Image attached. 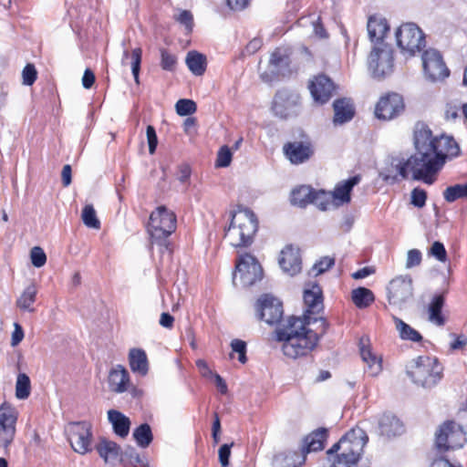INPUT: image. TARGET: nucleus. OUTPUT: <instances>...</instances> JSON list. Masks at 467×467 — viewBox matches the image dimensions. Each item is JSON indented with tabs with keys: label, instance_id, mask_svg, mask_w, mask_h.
I'll return each mask as SVG.
<instances>
[{
	"label": "nucleus",
	"instance_id": "obj_1",
	"mask_svg": "<svg viewBox=\"0 0 467 467\" xmlns=\"http://www.w3.org/2000/svg\"><path fill=\"white\" fill-rule=\"evenodd\" d=\"M413 145L415 152L410 158H393L390 169L380 173L385 182L394 183L409 179L411 174L412 180L431 185L446 160L460 154V147L452 137L433 136L430 127L421 121L414 126Z\"/></svg>",
	"mask_w": 467,
	"mask_h": 467
},
{
	"label": "nucleus",
	"instance_id": "obj_2",
	"mask_svg": "<svg viewBox=\"0 0 467 467\" xmlns=\"http://www.w3.org/2000/svg\"><path fill=\"white\" fill-rule=\"evenodd\" d=\"M303 298L306 305L303 317H289L273 335L275 340L283 343L284 355L294 359L308 355L328 327L326 318L311 317L324 309L321 287L317 284L311 285L304 290Z\"/></svg>",
	"mask_w": 467,
	"mask_h": 467
},
{
	"label": "nucleus",
	"instance_id": "obj_3",
	"mask_svg": "<svg viewBox=\"0 0 467 467\" xmlns=\"http://www.w3.org/2000/svg\"><path fill=\"white\" fill-rule=\"evenodd\" d=\"M257 230V217L253 211L246 208L232 214L225 238L235 248H246L254 243Z\"/></svg>",
	"mask_w": 467,
	"mask_h": 467
},
{
	"label": "nucleus",
	"instance_id": "obj_4",
	"mask_svg": "<svg viewBox=\"0 0 467 467\" xmlns=\"http://www.w3.org/2000/svg\"><path fill=\"white\" fill-rule=\"evenodd\" d=\"M177 219L172 211L165 206H159L150 215L148 233L150 235L151 243L161 246V252H171V243L168 237L176 230Z\"/></svg>",
	"mask_w": 467,
	"mask_h": 467
},
{
	"label": "nucleus",
	"instance_id": "obj_5",
	"mask_svg": "<svg viewBox=\"0 0 467 467\" xmlns=\"http://www.w3.org/2000/svg\"><path fill=\"white\" fill-rule=\"evenodd\" d=\"M443 367L435 357L419 356L407 367L411 380L423 388L435 386L442 378Z\"/></svg>",
	"mask_w": 467,
	"mask_h": 467
},
{
	"label": "nucleus",
	"instance_id": "obj_6",
	"mask_svg": "<svg viewBox=\"0 0 467 467\" xmlns=\"http://www.w3.org/2000/svg\"><path fill=\"white\" fill-rule=\"evenodd\" d=\"M395 36L400 52L405 56L412 57L426 46L424 33L414 23L402 24L397 29Z\"/></svg>",
	"mask_w": 467,
	"mask_h": 467
},
{
	"label": "nucleus",
	"instance_id": "obj_7",
	"mask_svg": "<svg viewBox=\"0 0 467 467\" xmlns=\"http://www.w3.org/2000/svg\"><path fill=\"white\" fill-rule=\"evenodd\" d=\"M466 441L465 431L454 420L443 422L435 433V445L440 451L460 449Z\"/></svg>",
	"mask_w": 467,
	"mask_h": 467
},
{
	"label": "nucleus",
	"instance_id": "obj_8",
	"mask_svg": "<svg viewBox=\"0 0 467 467\" xmlns=\"http://www.w3.org/2000/svg\"><path fill=\"white\" fill-rule=\"evenodd\" d=\"M368 67L374 78L379 80L389 76L394 67L391 48L385 43L374 46L368 56Z\"/></svg>",
	"mask_w": 467,
	"mask_h": 467
},
{
	"label": "nucleus",
	"instance_id": "obj_9",
	"mask_svg": "<svg viewBox=\"0 0 467 467\" xmlns=\"http://www.w3.org/2000/svg\"><path fill=\"white\" fill-rule=\"evenodd\" d=\"M301 109L300 95L292 89L282 88L278 90L272 102V110L275 116L282 119L296 117Z\"/></svg>",
	"mask_w": 467,
	"mask_h": 467
},
{
	"label": "nucleus",
	"instance_id": "obj_10",
	"mask_svg": "<svg viewBox=\"0 0 467 467\" xmlns=\"http://www.w3.org/2000/svg\"><path fill=\"white\" fill-rule=\"evenodd\" d=\"M389 305L403 309L413 298L412 279L410 275H400L393 278L388 287Z\"/></svg>",
	"mask_w": 467,
	"mask_h": 467
},
{
	"label": "nucleus",
	"instance_id": "obj_11",
	"mask_svg": "<svg viewBox=\"0 0 467 467\" xmlns=\"http://www.w3.org/2000/svg\"><path fill=\"white\" fill-rule=\"evenodd\" d=\"M18 419L17 410L8 402L0 405V445L7 451L16 436V425Z\"/></svg>",
	"mask_w": 467,
	"mask_h": 467
},
{
	"label": "nucleus",
	"instance_id": "obj_12",
	"mask_svg": "<svg viewBox=\"0 0 467 467\" xmlns=\"http://www.w3.org/2000/svg\"><path fill=\"white\" fill-rule=\"evenodd\" d=\"M91 428L88 421L71 422L68 425V441L76 452L85 454L91 451Z\"/></svg>",
	"mask_w": 467,
	"mask_h": 467
},
{
	"label": "nucleus",
	"instance_id": "obj_13",
	"mask_svg": "<svg viewBox=\"0 0 467 467\" xmlns=\"http://www.w3.org/2000/svg\"><path fill=\"white\" fill-rule=\"evenodd\" d=\"M258 318L269 325L279 324L284 316L283 303L269 294L261 296L255 304Z\"/></svg>",
	"mask_w": 467,
	"mask_h": 467
},
{
	"label": "nucleus",
	"instance_id": "obj_14",
	"mask_svg": "<svg viewBox=\"0 0 467 467\" xmlns=\"http://www.w3.org/2000/svg\"><path fill=\"white\" fill-rule=\"evenodd\" d=\"M422 66L426 78L432 82L443 80L450 75L441 54L434 48L423 52Z\"/></svg>",
	"mask_w": 467,
	"mask_h": 467
},
{
	"label": "nucleus",
	"instance_id": "obj_15",
	"mask_svg": "<svg viewBox=\"0 0 467 467\" xmlns=\"http://www.w3.org/2000/svg\"><path fill=\"white\" fill-rule=\"evenodd\" d=\"M235 270L240 274L244 286H251L263 278V268L251 254H244L238 257Z\"/></svg>",
	"mask_w": 467,
	"mask_h": 467
},
{
	"label": "nucleus",
	"instance_id": "obj_16",
	"mask_svg": "<svg viewBox=\"0 0 467 467\" xmlns=\"http://www.w3.org/2000/svg\"><path fill=\"white\" fill-rule=\"evenodd\" d=\"M368 441V437L364 430L353 428L345 434L343 452L340 454L350 459V462L358 463Z\"/></svg>",
	"mask_w": 467,
	"mask_h": 467
},
{
	"label": "nucleus",
	"instance_id": "obj_17",
	"mask_svg": "<svg viewBox=\"0 0 467 467\" xmlns=\"http://www.w3.org/2000/svg\"><path fill=\"white\" fill-rule=\"evenodd\" d=\"M403 98L397 93H389L379 99L375 108L379 119L390 120L404 110Z\"/></svg>",
	"mask_w": 467,
	"mask_h": 467
},
{
	"label": "nucleus",
	"instance_id": "obj_18",
	"mask_svg": "<svg viewBox=\"0 0 467 467\" xmlns=\"http://www.w3.org/2000/svg\"><path fill=\"white\" fill-rule=\"evenodd\" d=\"M285 156L292 164H302L314 154L311 141L306 138L300 141H289L283 146Z\"/></svg>",
	"mask_w": 467,
	"mask_h": 467
},
{
	"label": "nucleus",
	"instance_id": "obj_19",
	"mask_svg": "<svg viewBox=\"0 0 467 467\" xmlns=\"http://www.w3.org/2000/svg\"><path fill=\"white\" fill-rule=\"evenodd\" d=\"M309 89L316 102L325 104L331 99L335 85L327 76L319 75L310 83Z\"/></svg>",
	"mask_w": 467,
	"mask_h": 467
},
{
	"label": "nucleus",
	"instance_id": "obj_20",
	"mask_svg": "<svg viewBox=\"0 0 467 467\" xmlns=\"http://www.w3.org/2000/svg\"><path fill=\"white\" fill-rule=\"evenodd\" d=\"M291 51L289 48L277 47L271 54L269 60V67L272 74L278 76H285L289 72V66L291 64Z\"/></svg>",
	"mask_w": 467,
	"mask_h": 467
},
{
	"label": "nucleus",
	"instance_id": "obj_21",
	"mask_svg": "<svg viewBox=\"0 0 467 467\" xmlns=\"http://www.w3.org/2000/svg\"><path fill=\"white\" fill-rule=\"evenodd\" d=\"M361 181L360 175H355L348 180L339 182L334 191L330 193L333 201L337 205L349 203L351 201V191L354 186L358 185Z\"/></svg>",
	"mask_w": 467,
	"mask_h": 467
},
{
	"label": "nucleus",
	"instance_id": "obj_22",
	"mask_svg": "<svg viewBox=\"0 0 467 467\" xmlns=\"http://www.w3.org/2000/svg\"><path fill=\"white\" fill-rule=\"evenodd\" d=\"M301 258L297 249L292 245L285 246L279 258L280 267L290 275H295L301 270Z\"/></svg>",
	"mask_w": 467,
	"mask_h": 467
},
{
	"label": "nucleus",
	"instance_id": "obj_23",
	"mask_svg": "<svg viewBox=\"0 0 467 467\" xmlns=\"http://www.w3.org/2000/svg\"><path fill=\"white\" fill-rule=\"evenodd\" d=\"M130 379L122 365L112 368L109 373V388L112 392L123 393L129 389Z\"/></svg>",
	"mask_w": 467,
	"mask_h": 467
},
{
	"label": "nucleus",
	"instance_id": "obj_24",
	"mask_svg": "<svg viewBox=\"0 0 467 467\" xmlns=\"http://www.w3.org/2000/svg\"><path fill=\"white\" fill-rule=\"evenodd\" d=\"M367 29L370 41L379 46L384 43L389 26L386 18L371 16L368 20Z\"/></svg>",
	"mask_w": 467,
	"mask_h": 467
},
{
	"label": "nucleus",
	"instance_id": "obj_25",
	"mask_svg": "<svg viewBox=\"0 0 467 467\" xmlns=\"http://www.w3.org/2000/svg\"><path fill=\"white\" fill-rule=\"evenodd\" d=\"M369 340L361 337L359 340V351L362 360L367 364V371L370 376H377L382 369L381 358L372 353L369 347Z\"/></svg>",
	"mask_w": 467,
	"mask_h": 467
},
{
	"label": "nucleus",
	"instance_id": "obj_26",
	"mask_svg": "<svg viewBox=\"0 0 467 467\" xmlns=\"http://www.w3.org/2000/svg\"><path fill=\"white\" fill-rule=\"evenodd\" d=\"M95 448L106 463H115L119 461L120 446L115 441L102 438Z\"/></svg>",
	"mask_w": 467,
	"mask_h": 467
},
{
	"label": "nucleus",
	"instance_id": "obj_27",
	"mask_svg": "<svg viewBox=\"0 0 467 467\" xmlns=\"http://www.w3.org/2000/svg\"><path fill=\"white\" fill-rule=\"evenodd\" d=\"M108 420L112 425L113 431L120 438L128 436L130 429V420L122 412L117 410L108 411Z\"/></svg>",
	"mask_w": 467,
	"mask_h": 467
},
{
	"label": "nucleus",
	"instance_id": "obj_28",
	"mask_svg": "<svg viewBox=\"0 0 467 467\" xmlns=\"http://www.w3.org/2000/svg\"><path fill=\"white\" fill-rule=\"evenodd\" d=\"M129 364L131 371L140 376H146L149 371L147 354L141 348H131L130 350Z\"/></svg>",
	"mask_w": 467,
	"mask_h": 467
},
{
	"label": "nucleus",
	"instance_id": "obj_29",
	"mask_svg": "<svg viewBox=\"0 0 467 467\" xmlns=\"http://www.w3.org/2000/svg\"><path fill=\"white\" fill-rule=\"evenodd\" d=\"M335 111L334 122L336 124H342L352 119L355 114L354 106L350 99H338L333 103Z\"/></svg>",
	"mask_w": 467,
	"mask_h": 467
},
{
	"label": "nucleus",
	"instance_id": "obj_30",
	"mask_svg": "<svg viewBox=\"0 0 467 467\" xmlns=\"http://www.w3.org/2000/svg\"><path fill=\"white\" fill-rule=\"evenodd\" d=\"M379 424L380 434L387 437L400 435L404 431L402 422L392 414L382 415Z\"/></svg>",
	"mask_w": 467,
	"mask_h": 467
},
{
	"label": "nucleus",
	"instance_id": "obj_31",
	"mask_svg": "<svg viewBox=\"0 0 467 467\" xmlns=\"http://www.w3.org/2000/svg\"><path fill=\"white\" fill-rule=\"evenodd\" d=\"M38 287L35 282H31L21 293L16 301V306L22 311L33 313V305L36 301Z\"/></svg>",
	"mask_w": 467,
	"mask_h": 467
},
{
	"label": "nucleus",
	"instance_id": "obj_32",
	"mask_svg": "<svg viewBox=\"0 0 467 467\" xmlns=\"http://www.w3.org/2000/svg\"><path fill=\"white\" fill-rule=\"evenodd\" d=\"M327 437V431L325 428L318 429L306 437L303 451L311 452L323 450L324 443Z\"/></svg>",
	"mask_w": 467,
	"mask_h": 467
},
{
	"label": "nucleus",
	"instance_id": "obj_33",
	"mask_svg": "<svg viewBox=\"0 0 467 467\" xmlns=\"http://www.w3.org/2000/svg\"><path fill=\"white\" fill-rule=\"evenodd\" d=\"M392 319L395 324V328L402 340L411 342L422 341L423 337L419 331L411 327L409 324L405 323L398 317L393 316Z\"/></svg>",
	"mask_w": 467,
	"mask_h": 467
},
{
	"label": "nucleus",
	"instance_id": "obj_34",
	"mask_svg": "<svg viewBox=\"0 0 467 467\" xmlns=\"http://www.w3.org/2000/svg\"><path fill=\"white\" fill-rule=\"evenodd\" d=\"M186 65L195 76H202L206 70V57L197 51H190L186 57Z\"/></svg>",
	"mask_w": 467,
	"mask_h": 467
},
{
	"label": "nucleus",
	"instance_id": "obj_35",
	"mask_svg": "<svg viewBox=\"0 0 467 467\" xmlns=\"http://www.w3.org/2000/svg\"><path fill=\"white\" fill-rule=\"evenodd\" d=\"M314 189L307 185H301L294 189L291 192V203L300 208H305L310 204L311 196Z\"/></svg>",
	"mask_w": 467,
	"mask_h": 467
},
{
	"label": "nucleus",
	"instance_id": "obj_36",
	"mask_svg": "<svg viewBox=\"0 0 467 467\" xmlns=\"http://www.w3.org/2000/svg\"><path fill=\"white\" fill-rule=\"evenodd\" d=\"M351 299L358 308L363 309L369 306L375 301V296L370 289L358 287L352 290Z\"/></svg>",
	"mask_w": 467,
	"mask_h": 467
},
{
	"label": "nucleus",
	"instance_id": "obj_37",
	"mask_svg": "<svg viewBox=\"0 0 467 467\" xmlns=\"http://www.w3.org/2000/svg\"><path fill=\"white\" fill-rule=\"evenodd\" d=\"M445 298L442 295H435L429 305V319L438 326H442L445 319L441 315Z\"/></svg>",
	"mask_w": 467,
	"mask_h": 467
},
{
	"label": "nucleus",
	"instance_id": "obj_38",
	"mask_svg": "<svg viewBox=\"0 0 467 467\" xmlns=\"http://www.w3.org/2000/svg\"><path fill=\"white\" fill-rule=\"evenodd\" d=\"M141 56L142 50L140 47L134 48L131 54L129 53L128 50H124L123 57L121 59V63L123 66L127 65V59L130 57V67L132 71V75L134 77V80L137 84L140 83L139 74L140 70V63H141Z\"/></svg>",
	"mask_w": 467,
	"mask_h": 467
},
{
	"label": "nucleus",
	"instance_id": "obj_39",
	"mask_svg": "<svg viewBox=\"0 0 467 467\" xmlns=\"http://www.w3.org/2000/svg\"><path fill=\"white\" fill-rule=\"evenodd\" d=\"M133 438L141 448H147L153 440L150 426L148 423L140 424L133 431Z\"/></svg>",
	"mask_w": 467,
	"mask_h": 467
},
{
	"label": "nucleus",
	"instance_id": "obj_40",
	"mask_svg": "<svg viewBox=\"0 0 467 467\" xmlns=\"http://www.w3.org/2000/svg\"><path fill=\"white\" fill-rule=\"evenodd\" d=\"M443 198L448 202H453L459 199L467 198V182L447 187L443 192Z\"/></svg>",
	"mask_w": 467,
	"mask_h": 467
},
{
	"label": "nucleus",
	"instance_id": "obj_41",
	"mask_svg": "<svg viewBox=\"0 0 467 467\" xmlns=\"http://www.w3.org/2000/svg\"><path fill=\"white\" fill-rule=\"evenodd\" d=\"M31 391L29 377L25 373H19L16 383V397L19 400L27 399Z\"/></svg>",
	"mask_w": 467,
	"mask_h": 467
},
{
	"label": "nucleus",
	"instance_id": "obj_42",
	"mask_svg": "<svg viewBox=\"0 0 467 467\" xmlns=\"http://www.w3.org/2000/svg\"><path fill=\"white\" fill-rule=\"evenodd\" d=\"M119 462L125 467H135L140 462V459L136 449L128 446L123 451L120 449Z\"/></svg>",
	"mask_w": 467,
	"mask_h": 467
},
{
	"label": "nucleus",
	"instance_id": "obj_43",
	"mask_svg": "<svg viewBox=\"0 0 467 467\" xmlns=\"http://www.w3.org/2000/svg\"><path fill=\"white\" fill-rule=\"evenodd\" d=\"M310 203L316 205L321 211H327L330 206V193L324 190H315L311 196Z\"/></svg>",
	"mask_w": 467,
	"mask_h": 467
},
{
	"label": "nucleus",
	"instance_id": "obj_44",
	"mask_svg": "<svg viewBox=\"0 0 467 467\" xmlns=\"http://www.w3.org/2000/svg\"><path fill=\"white\" fill-rule=\"evenodd\" d=\"M82 221L89 228L99 229L100 222L97 218L96 211L91 204H87L82 211Z\"/></svg>",
	"mask_w": 467,
	"mask_h": 467
},
{
	"label": "nucleus",
	"instance_id": "obj_45",
	"mask_svg": "<svg viewBox=\"0 0 467 467\" xmlns=\"http://www.w3.org/2000/svg\"><path fill=\"white\" fill-rule=\"evenodd\" d=\"M177 65V57L165 48L161 49V67L166 71H174Z\"/></svg>",
	"mask_w": 467,
	"mask_h": 467
},
{
	"label": "nucleus",
	"instance_id": "obj_46",
	"mask_svg": "<svg viewBox=\"0 0 467 467\" xmlns=\"http://www.w3.org/2000/svg\"><path fill=\"white\" fill-rule=\"evenodd\" d=\"M175 109L178 115L188 116L196 111L197 106L193 100L182 99L177 101Z\"/></svg>",
	"mask_w": 467,
	"mask_h": 467
},
{
	"label": "nucleus",
	"instance_id": "obj_47",
	"mask_svg": "<svg viewBox=\"0 0 467 467\" xmlns=\"http://www.w3.org/2000/svg\"><path fill=\"white\" fill-rule=\"evenodd\" d=\"M176 22L185 27L187 34L192 33L193 28V16L189 10H181L178 15L174 16Z\"/></svg>",
	"mask_w": 467,
	"mask_h": 467
},
{
	"label": "nucleus",
	"instance_id": "obj_48",
	"mask_svg": "<svg viewBox=\"0 0 467 467\" xmlns=\"http://www.w3.org/2000/svg\"><path fill=\"white\" fill-rule=\"evenodd\" d=\"M427 201V192L424 189L416 187L410 192V203L417 208H423Z\"/></svg>",
	"mask_w": 467,
	"mask_h": 467
},
{
	"label": "nucleus",
	"instance_id": "obj_49",
	"mask_svg": "<svg viewBox=\"0 0 467 467\" xmlns=\"http://www.w3.org/2000/svg\"><path fill=\"white\" fill-rule=\"evenodd\" d=\"M31 263L35 267H42L47 262V255L39 246H35L30 251Z\"/></svg>",
	"mask_w": 467,
	"mask_h": 467
},
{
	"label": "nucleus",
	"instance_id": "obj_50",
	"mask_svg": "<svg viewBox=\"0 0 467 467\" xmlns=\"http://www.w3.org/2000/svg\"><path fill=\"white\" fill-rule=\"evenodd\" d=\"M429 254L435 257L441 263H445L448 259L446 249L443 244L439 241H435L432 244Z\"/></svg>",
	"mask_w": 467,
	"mask_h": 467
},
{
	"label": "nucleus",
	"instance_id": "obj_51",
	"mask_svg": "<svg viewBox=\"0 0 467 467\" xmlns=\"http://www.w3.org/2000/svg\"><path fill=\"white\" fill-rule=\"evenodd\" d=\"M233 352L238 353V360L244 364L247 361L246 358V342L242 339H233L231 342Z\"/></svg>",
	"mask_w": 467,
	"mask_h": 467
},
{
	"label": "nucleus",
	"instance_id": "obj_52",
	"mask_svg": "<svg viewBox=\"0 0 467 467\" xmlns=\"http://www.w3.org/2000/svg\"><path fill=\"white\" fill-rule=\"evenodd\" d=\"M445 118L448 120H455L462 114V105L457 102H448L445 106Z\"/></svg>",
	"mask_w": 467,
	"mask_h": 467
},
{
	"label": "nucleus",
	"instance_id": "obj_53",
	"mask_svg": "<svg viewBox=\"0 0 467 467\" xmlns=\"http://www.w3.org/2000/svg\"><path fill=\"white\" fill-rule=\"evenodd\" d=\"M23 84L32 86L37 78V71L33 64H27L22 71Z\"/></svg>",
	"mask_w": 467,
	"mask_h": 467
},
{
	"label": "nucleus",
	"instance_id": "obj_54",
	"mask_svg": "<svg viewBox=\"0 0 467 467\" xmlns=\"http://www.w3.org/2000/svg\"><path fill=\"white\" fill-rule=\"evenodd\" d=\"M232 161V152L227 146H223L217 154L216 166L228 167Z\"/></svg>",
	"mask_w": 467,
	"mask_h": 467
},
{
	"label": "nucleus",
	"instance_id": "obj_55",
	"mask_svg": "<svg viewBox=\"0 0 467 467\" xmlns=\"http://www.w3.org/2000/svg\"><path fill=\"white\" fill-rule=\"evenodd\" d=\"M335 264V259L329 256L322 257L318 262H317L313 266V271H316L317 275L323 274L329 268H331Z\"/></svg>",
	"mask_w": 467,
	"mask_h": 467
},
{
	"label": "nucleus",
	"instance_id": "obj_56",
	"mask_svg": "<svg viewBox=\"0 0 467 467\" xmlns=\"http://www.w3.org/2000/svg\"><path fill=\"white\" fill-rule=\"evenodd\" d=\"M147 140L149 145V152L153 154L158 145V138L153 126L149 125L146 129Z\"/></svg>",
	"mask_w": 467,
	"mask_h": 467
},
{
	"label": "nucleus",
	"instance_id": "obj_57",
	"mask_svg": "<svg viewBox=\"0 0 467 467\" xmlns=\"http://www.w3.org/2000/svg\"><path fill=\"white\" fill-rule=\"evenodd\" d=\"M234 446V442L230 444H223L219 449V462L222 467H227L229 465L231 448Z\"/></svg>",
	"mask_w": 467,
	"mask_h": 467
},
{
	"label": "nucleus",
	"instance_id": "obj_58",
	"mask_svg": "<svg viewBox=\"0 0 467 467\" xmlns=\"http://www.w3.org/2000/svg\"><path fill=\"white\" fill-rule=\"evenodd\" d=\"M421 253L418 249H411L408 252L406 267L411 268L421 263Z\"/></svg>",
	"mask_w": 467,
	"mask_h": 467
},
{
	"label": "nucleus",
	"instance_id": "obj_59",
	"mask_svg": "<svg viewBox=\"0 0 467 467\" xmlns=\"http://www.w3.org/2000/svg\"><path fill=\"white\" fill-rule=\"evenodd\" d=\"M24 329L18 323L14 324V331L12 332L11 345L17 346L24 338Z\"/></svg>",
	"mask_w": 467,
	"mask_h": 467
},
{
	"label": "nucleus",
	"instance_id": "obj_60",
	"mask_svg": "<svg viewBox=\"0 0 467 467\" xmlns=\"http://www.w3.org/2000/svg\"><path fill=\"white\" fill-rule=\"evenodd\" d=\"M192 173L191 167L188 164H182L179 166L177 179L182 183H187L190 180Z\"/></svg>",
	"mask_w": 467,
	"mask_h": 467
},
{
	"label": "nucleus",
	"instance_id": "obj_61",
	"mask_svg": "<svg viewBox=\"0 0 467 467\" xmlns=\"http://www.w3.org/2000/svg\"><path fill=\"white\" fill-rule=\"evenodd\" d=\"M357 465L356 462H350V459L345 458L342 454L338 453L335 456L330 467H353Z\"/></svg>",
	"mask_w": 467,
	"mask_h": 467
},
{
	"label": "nucleus",
	"instance_id": "obj_62",
	"mask_svg": "<svg viewBox=\"0 0 467 467\" xmlns=\"http://www.w3.org/2000/svg\"><path fill=\"white\" fill-rule=\"evenodd\" d=\"M263 42L260 38H253L244 47V53L245 55H253L261 48Z\"/></svg>",
	"mask_w": 467,
	"mask_h": 467
},
{
	"label": "nucleus",
	"instance_id": "obj_63",
	"mask_svg": "<svg viewBox=\"0 0 467 467\" xmlns=\"http://www.w3.org/2000/svg\"><path fill=\"white\" fill-rule=\"evenodd\" d=\"M72 169L69 164H66L63 166L61 171L62 184L64 187H67L71 184L72 182Z\"/></svg>",
	"mask_w": 467,
	"mask_h": 467
},
{
	"label": "nucleus",
	"instance_id": "obj_64",
	"mask_svg": "<svg viewBox=\"0 0 467 467\" xmlns=\"http://www.w3.org/2000/svg\"><path fill=\"white\" fill-rule=\"evenodd\" d=\"M431 467H462L461 463L453 464L448 459L440 457L435 459Z\"/></svg>",
	"mask_w": 467,
	"mask_h": 467
}]
</instances>
